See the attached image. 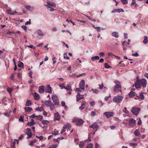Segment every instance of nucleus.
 <instances>
[{"instance_id": "1", "label": "nucleus", "mask_w": 148, "mask_h": 148, "mask_svg": "<svg viewBox=\"0 0 148 148\" xmlns=\"http://www.w3.org/2000/svg\"><path fill=\"white\" fill-rule=\"evenodd\" d=\"M44 104L47 107H49L51 111H52L55 108V105L50 100L45 101Z\"/></svg>"}, {"instance_id": "2", "label": "nucleus", "mask_w": 148, "mask_h": 148, "mask_svg": "<svg viewBox=\"0 0 148 148\" xmlns=\"http://www.w3.org/2000/svg\"><path fill=\"white\" fill-rule=\"evenodd\" d=\"M123 99V97L120 95L115 96L113 98V100L114 102L117 103H120Z\"/></svg>"}, {"instance_id": "3", "label": "nucleus", "mask_w": 148, "mask_h": 148, "mask_svg": "<svg viewBox=\"0 0 148 148\" xmlns=\"http://www.w3.org/2000/svg\"><path fill=\"white\" fill-rule=\"evenodd\" d=\"M52 98L53 101L55 103V105H58L59 104V100L58 97L55 95L52 96Z\"/></svg>"}, {"instance_id": "4", "label": "nucleus", "mask_w": 148, "mask_h": 148, "mask_svg": "<svg viewBox=\"0 0 148 148\" xmlns=\"http://www.w3.org/2000/svg\"><path fill=\"white\" fill-rule=\"evenodd\" d=\"M140 110L139 108L135 107L132 108L131 112L133 114L137 115L139 114Z\"/></svg>"}, {"instance_id": "5", "label": "nucleus", "mask_w": 148, "mask_h": 148, "mask_svg": "<svg viewBox=\"0 0 148 148\" xmlns=\"http://www.w3.org/2000/svg\"><path fill=\"white\" fill-rule=\"evenodd\" d=\"M115 83L116 84V85L115 86L114 88V91L116 92L119 90V89L121 88V86L119 81H115Z\"/></svg>"}, {"instance_id": "6", "label": "nucleus", "mask_w": 148, "mask_h": 148, "mask_svg": "<svg viewBox=\"0 0 148 148\" xmlns=\"http://www.w3.org/2000/svg\"><path fill=\"white\" fill-rule=\"evenodd\" d=\"M26 130V134L27 136V138L28 139L31 138L32 136L31 130L29 128H27V129Z\"/></svg>"}, {"instance_id": "7", "label": "nucleus", "mask_w": 148, "mask_h": 148, "mask_svg": "<svg viewBox=\"0 0 148 148\" xmlns=\"http://www.w3.org/2000/svg\"><path fill=\"white\" fill-rule=\"evenodd\" d=\"M106 116L107 118H109L114 115V113L112 112H106L103 113Z\"/></svg>"}, {"instance_id": "8", "label": "nucleus", "mask_w": 148, "mask_h": 148, "mask_svg": "<svg viewBox=\"0 0 148 148\" xmlns=\"http://www.w3.org/2000/svg\"><path fill=\"white\" fill-rule=\"evenodd\" d=\"M140 81L138 77L137 78L136 81L134 84L136 88H139L141 87Z\"/></svg>"}, {"instance_id": "9", "label": "nucleus", "mask_w": 148, "mask_h": 148, "mask_svg": "<svg viewBox=\"0 0 148 148\" xmlns=\"http://www.w3.org/2000/svg\"><path fill=\"white\" fill-rule=\"evenodd\" d=\"M140 84H141L143 87H145L147 85V82L146 79L142 78L140 79Z\"/></svg>"}, {"instance_id": "10", "label": "nucleus", "mask_w": 148, "mask_h": 148, "mask_svg": "<svg viewBox=\"0 0 148 148\" xmlns=\"http://www.w3.org/2000/svg\"><path fill=\"white\" fill-rule=\"evenodd\" d=\"M85 81L84 80H82L79 84V86L80 88L84 90V89Z\"/></svg>"}, {"instance_id": "11", "label": "nucleus", "mask_w": 148, "mask_h": 148, "mask_svg": "<svg viewBox=\"0 0 148 148\" xmlns=\"http://www.w3.org/2000/svg\"><path fill=\"white\" fill-rule=\"evenodd\" d=\"M45 91L47 92L51 93L52 92L51 87L49 85H47L46 87Z\"/></svg>"}, {"instance_id": "12", "label": "nucleus", "mask_w": 148, "mask_h": 148, "mask_svg": "<svg viewBox=\"0 0 148 148\" xmlns=\"http://www.w3.org/2000/svg\"><path fill=\"white\" fill-rule=\"evenodd\" d=\"M76 125L77 126H79L82 124L83 123V121L82 119H77L76 120Z\"/></svg>"}, {"instance_id": "13", "label": "nucleus", "mask_w": 148, "mask_h": 148, "mask_svg": "<svg viewBox=\"0 0 148 148\" xmlns=\"http://www.w3.org/2000/svg\"><path fill=\"white\" fill-rule=\"evenodd\" d=\"M136 121L133 119H130L129 120V125L130 126H134L135 124Z\"/></svg>"}, {"instance_id": "14", "label": "nucleus", "mask_w": 148, "mask_h": 148, "mask_svg": "<svg viewBox=\"0 0 148 148\" xmlns=\"http://www.w3.org/2000/svg\"><path fill=\"white\" fill-rule=\"evenodd\" d=\"M89 127L90 128H92L93 129L95 128L97 129L99 128V126L95 122L93 123Z\"/></svg>"}, {"instance_id": "15", "label": "nucleus", "mask_w": 148, "mask_h": 148, "mask_svg": "<svg viewBox=\"0 0 148 148\" xmlns=\"http://www.w3.org/2000/svg\"><path fill=\"white\" fill-rule=\"evenodd\" d=\"M83 95H82L81 96V95L79 93H78L77 94V95L76 96L77 97V99L76 101H79L81 99H83Z\"/></svg>"}, {"instance_id": "16", "label": "nucleus", "mask_w": 148, "mask_h": 148, "mask_svg": "<svg viewBox=\"0 0 148 148\" xmlns=\"http://www.w3.org/2000/svg\"><path fill=\"white\" fill-rule=\"evenodd\" d=\"M47 5L45 4V5L46 6H47V5H49L51 7L52 6V7H56V5L55 3H51V2L49 1H47Z\"/></svg>"}, {"instance_id": "17", "label": "nucleus", "mask_w": 148, "mask_h": 148, "mask_svg": "<svg viewBox=\"0 0 148 148\" xmlns=\"http://www.w3.org/2000/svg\"><path fill=\"white\" fill-rule=\"evenodd\" d=\"M54 117L55 120H59L60 119V116L58 112H56L54 114Z\"/></svg>"}, {"instance_id": "18", "label": "nucleus", "mask_w": 148, "mask_h": 148, "mask_svg": "<svg viewBox=\"0 0 148 148\" xmlns=\"http://www.w3.org/2000/svg\"><path fill=\"white\" fill-rule=\"evenodd\" d=\"M39 91L40 93H44L45 91V86H42L39 87Z\"/></svg>"}, {"instance_id": "19", "label": "nucleus", "mask_w": 148, "mask_h": 148, "mask_svg": "<svg viewBox=\"0 0 148 148\" xmlns=\"http://www.w3.org/2000/svg\"><path fill=\"white\" fill-rule=\"evenodd\" d=\"M25 7L28 10L30 11L33 10L34 9V8L33 6H31L28 5H25Z\"/></svg>"}, {"instance_id": "20", "label": "nucleus", "mask_w": 148, "mask_h": 148, "mask_svg": "<svg viewBox=\"0 0 148 148\" xmlns=\"http://www.w3.org/2000/svg\"><path fill=\"white\" fill-rule=\"evenodd\" d=\"M112 36L116 38H117L119 37V35L118 32H114L112 33Z\"/></svg>"}, {"instance_id": "21", "label": "nucleus", "mask_w": 148, "mask_h": 148, "mask_svg": "<svg viewBox=\"0 0 148 148\" xmlns=\"http://www.w3.org/2000/svg\"><path fill=\"white\" fill-rule=\"evenodd\" d=\"M33 96L34 97V99L36 100H38L40 98V96L39 94L36 92H35Z\"/></svg>"}, {"instance_id": "22", "label": "nucleus", "mask_w": 148, "mask_h": 148, "mask_svg": "<svg viewBox=\"0 0 148 148\" xmlns=\"http://www.w3.org/2000/svg\"><path fill=\"white\" fill-rule=\"evenodd\" d=\"M86 102L85 101H84L82 102L81 104V106L79 107V108L80 110H82L84 109L85 107Z\"/></svg>"}, {"instance_id": "23", "label": "nucleus", "mask_w": 148, "mask_h": 148, "mask_svg": "<svg viewBox=\"0 0 148 148\" xmlns=\"http://www.w3.org/2000/svg\"><path fill=\"white\" fill-rule=\"evenodd\" d=\"M64 88L67 90H69V91H71L72 90L70 84L68 85L67 86H66L64 87Z\"/></svg>"}, {"instance_id": "24", "label": "nucleus", "mask_w": 148, "mask_h": 148, "mask_svg": "<svg viewBox=\"0 0 148 148\" xmlns=\"http://www.w3.org/2000/svg\"><path fill=\"white\" fill-rule=\"evenodd\" d=\"M37 33L39 36L43 37L44 36L42 32L40 30H38L37 31Z\"/></svg>"}, {"instance_id": "25", "label": "nucleus", "mask_w": 148, "mask_h": 148, "mask_svg": "<svg viewBox=\"0 0 148 148\" xmlns=\"http://www.w3.org/2000/svg\"><path fill=\"white\" fill-rule=\"evenodd\" d=\"M99 57L98 56H93L91 58V60L93 61H94L96 60H99Z\"/></svg>"}, {"instance_id": "26", "label": "nucleus", "mask_w": 148, "mask_h": 148, "mask_svg": "<svg viewBox=\"0 0 148 148\" xmlns=\"http://www.w3.org/2000/svg\"><path fill=\"white\" fill-rule=\"evenodd\" d=\"M24 109L26 111L28 112H30L32 110V108L30 107H25Z\"/></svg>"}, {"instance_id": "27", "label": "nucleus", "mask_w": 148, "mask_h": 148, "mask_svg": "<svg viewBox=\"0 0 148 148\" xmlns=\"http://www.w3.org/2000/svg\"><path fill=\"white\" fill-rule=\"evenodd\" d=\"M71 127V125L68 123H67V124L64 125L63 127V128L64 129H66V128L69 129Z\"/></svg>"}, {"instance_id": "28", "label": "nucleus", "mask_w": 148, "mask_h": 148, "mask_svg": "<svg viewBox=\"0 0 148 148\" xmlns=\"http://www.w3.org/2000/svg\"><path fill=\"white\" fill-rule=\"evenodd\" d=\"M32 103L29 100H27L26 104V106H31L32 105Z\"/></svg>"}, {"instance_id": "29", "label": "nucleus", "mask_w": 148, "mask_h": 148, "mask_svg": "<svg viewBox=\"0 0 148 148\" xmlns=\"http://www.w3.org/2000/svg\"><path fill=\"white\" fill-rule=\"evenodd\" d=\"M134 134L136 136H140V134L138 130H136L134 132Z\"/></svg>"}, {"instance_id": "30", "label": "nucleus", "mask_w": 148, "mask_h": 148, "mask_svg": "<svg viewBox=\"0 0 148 148\" xmlns=\"http://www.w3.org/2000/svg\"><path fill=\"white\" fill-rule=\"evenodd\" d=\"M135 92H131L129 94V96L130 97H132L135 95Z\"/></svg>"}, {"instance_id": "31", "label": "nucleus", "mask_w": 148, "mask_h": 148, "mask_svg": "<svg viewBox=\"0 0 148 148\" xmlns=\"http://www.w3.org/2000/svg\"><path fill=\"white\" fill-rule=\"evenodd\" d=\"M147 36H145L144 37V40L143 41V42L145 44H146L148 42V40H147Z\"/></svg>"}, {"instance_id": "32", "label": "nucleus", "mask_w": 148, "mask_h": 148, "mask_svg": "<svg viewBox=\"0 0 148 148\" xmlns=\"http://www.w3.org/2000/svg\"><path fill=\"white\" fill-rule=\"evenodd\" d=\"M86 148H93V145L90 143L86 146Z\"/></svg>"}, {"instance_id": "33", "label": "nucleus", "mask_w": 148, "mask_h": 148, "mask_svg": "<svg viewBox=\"0 0 148 148\" xmlns=\"http://www.w3.org/2000/svg\"><path fill=\"white\" fill-rule=\"evenodd\" d=\"M18 66L19 67L23 68L24 64L23 62H19V63L18 64Z\"/></svg>"}, {"instance_id": "34", "label": "nucleus", "mask_w": 148, "mask_h": 148, "mask_svg": "<svg viewBox=\"0 0 148 148\" xmlns=\"http://www.w3.org/2000/svg\"><path fill=\"white\" fill-rule=\"evenodd\" d=\"M47 9L53 12L54 10V9H53L52 7H51L49 5H47Z\"/></svg>"}, {"instance_id": "35", "label": "nucleus", "mask_w": 148, "mask_h": 148, "mask_svg": "<svg viewBox=\"0 0 148 148\" xmlns=\"http://www.w3.org/2000/svg\"><path fill=\"white\" fill-rule=\"evenodd\" d=\"M13 11L12 10L11 8L8 10L7 11V12L8 14H10L11 15H13V13H12V12Z\"/></svg>"}, {"instance_id": "36", "label": "nucleus", "mask_w": 148, "mask_h": 148, "mask_svg": "<svg viewBox=\"0 0 148 148\" xmlns=\"http://www.w3.org/2000/svg\"><path fill=\"white\" fill-rule=\"evenodd\" d=\"M13 90V88H12L8 87L7 88V91L10 94Z\"/></svg>"}, {"instance_id": "37", "label": "nucleus", "mask_w": 148, "mask_h": 148, "mask_svg": "<svg viewBox=\"0 0 148 148\" xmlns=\"http://www.w3.org/2000/svg\"><path fill=\"white\" fill-rule=\"evenodd\" d=\"M116 12L119 13L121 12H124V11L121 8V9H116Z\"/></svg>"}, {"instance_id": "38", "label": "nucleus", "mask_w": 148, "mask_h": 148, "mask_svg": "<svg viewBox=\"0 0 148 148\" xmlns=\"http://www.w3.org/2000/svg\"><path fill=\"white\" fill-rule=\"evenodd\" d=\"M24 116H23L21 115L20 116L19 119V121H20L23 122L24 121Z\"/></svg>"}, {"instance_id": "39", "label": "nucleus", "mask_w": 148, "mask_h": 148, "mask_svg": "<svg viewBox=\"0 0 148 148\" xmlns=\"http://www.w3.org/2000/svg\"><path fill=\"white\" fill-rule=\"evenodd\" d=\"M57 147V145L53 144L50 145L47 148H56Z\"/></svg>"}, {"instance_id": "40", "label": "nucleus", "mask_w": 148, "mask_h": 148, "mask_svg": "<svg viewBox=\"0 0 148 148\" xmlns=\"http://www.w3.org/2000/svg\"><path fill=\"white\" fill-rule=\"evenodd\" d=\"M42 123L43 124H47L49 123V122L47 120H44L42 121Z\"/></svg>"}, {"instance_id": "41", "label": "nucleus", "mask_w": 148, "mask_h": 148, "mask_svg": "<svg viewBox=\"0 0 148 148\" xmlns=\"http://www.w3.org/2000/svg\"><path fill=\"white\" fill-rule=\"evenodd\" d=\"M104 67L106 69H108L110 68V66L107 63H105L104 64Z\"/></svg>"}, {"instance_id": "42", "label": "nucleus", "mask_w": 148, "mask_h": 148, "mask_svg": "<svg viewBox=\"0 0 148 148\" xmlns=\"http://www.w3.org/2000/svg\"><path fill=\"white\" fill-rule=\"evenodd\" d=\"M86 16L88 19H90V20H91V21H96V19H93V18H91L90 17L87 16V15H85Z\"/></svg>"}, {"instance_id": "43", "label": "nucleus", "mask_w": 148, "mask_h": 148, "mask_svg": "<svg viewBox=\"0 0 148 148\" xmlns=\"http://www.w3.org/2000/svg\"><path fill=\"white\" fill-rule=\"evenodd\" d=\"M123 112L126 114H128L129 113V111L127 110V108L126 107L124 108V110L123 111Z\"/></svg>"}, {"instance_id": "44", "label": "nucleus", "mask_w": 148, "mask_h": 148, "mask_svg": "<svg viewBox=\"0 0 148 148\" xmlns=\"http://www.w3.org/2000/svg\"><path fill=\"white\" fill-rule=\"evenodd\" d=\"M140 99H145L144 96L143 95V93H141L140 95Z\"/></svg>"}, {"instance_id": "45", "label": "nucleus", "mask_w": 148, "mask_h": 148, "mask_svg": "<svg viewBox=\"0 0 148 148\" xmlns=\"http://www.w3.org/2000/svg\"><path fill=\"white\" fill-rule=\"evenodd\" d=\"M36 140H34L33 141H31L29 144L31 146H32L33 145L34 143H36Z\"/></svg>"}, {"instance_id": "46", "label": "nucleus", "mask_w": 148, "mask_h": 148, "mask_svg": "<svg viewBox=\"0 0 148 148\" xmlns=\"http://www.w3.org/2000/svg\"><path fill=\"white\" fill-rule=\"evenodd\" d=\"M123 4H127L128 3L127 0H121Z\"/></svg>"}, {"instance_id": "47", "label": "nucleus", "mask_w": 148, "mask_h": 148, "mask_svg": "<svg viewBox=\"0 0 148 148\" xmlns=\"http://www.w3.org/2000/svg\"><path fill=\"white\" fill-rule=\"evenodd\" d=\"M91 90L93 92L96 94H97L98 93V90L97 89H92Z\"/></svg>"}, {"instance_id": "48", "label": "nucleus", "mask_w": 148, "mask_h": 148, "mask_svg": "<svg viewBox=\"0 0 148 148\" xmlns=\"http://www.w3.org/2000/svg\"><path fill=\"white\" fill-rule=\"evenodd\" d=\"M22 28L25 31H27V27H26L24 25H22L21 26Z\"/></svg>"}, {"instance_id": "49", "label": "nucleus", "mask_w": 148, "mask_h": 148, "mask_svg": "<svg viewBox=\"0 0 148 148\" xmlns=\"http://www.w3.org/2000/svg\"><path fill=\"white\" fill-rule=\"evenodd\" d=\"M64 59H69V57L67 56V55L66 54H64Z\"/></svg>"}, {"instance_id": "50", "label": "nucleus", "mask_w": 148, "mask_h": 148, "mask_svg": "<svg viewBox=\"0 0 148 148\" xmlns=\"http://www.w3.org/2000/svg\"><path fill=\"white\" fill-rule=\"evenodd\" d=\"M130 145L132 146V147H134L135 146H136L137 145V143H130Z\"/></svg>"}, {"instance_id": "51", "label": "nucleus", "mask_w": 148, "mask_h": 148, "mask_svg": "<svg viewBox=\"0 0 148 148\" xmlns=\"http://www.w3.org/2000/svg\"><path fill=\"white\" fill-rule=\"evenodd\" d=\"M135 1L136 0H132V2L131 3V4L132 5H135V7L137 6V4L136 3Z\"/></svg>"}, {"instance_id": "52", "label": "nucleus", "mask_w": 148, "mask_h": 148, "mask_svg": "<svg viewBox=\"0 0 148 148\" xmlns=\"http://www.w3.org/2000/svg\"><path fill=\"white\" fill-rule=\"evenodd\" d=\"M132 55L134 56L137 57L139 56V54L137 52H136L135 53H132Z\"/></svg>"}, {"instance_id": "53", "label": "nucleus", "mask_w": 148, "mask_h": 148, "mask_svg": "<svg viewBox=\"0 0 148 148\" xmlns=\"http://www.w3.org/2000/svg\"><path fill=\"white\" fill-rule=\"evenodd\" d=\"M54 132V133L53 134L55 135V136L58 135V133H59L58 131H55V130Z\"/></svg>"}, {"instance_id": "54", "label": "nucleus", "mask_w": 148, "mask_h": 148, "mask_svg": "<svg viewBox=\"0 0 148 148\" xmlns=\"http://www.w3.org/2000/svg\"><path fill=\"white\" fill-rule=\"evenodd\" d=\"M95 28L97 30L98 32H100L101 31V29H100V27H95Z\"/></svg>"}, {"instance_id": "55", "label": "nucleus", "mask_w": 148, "mask_h": 148, "mask_svg": "<svg viewBox=\"0 0 148 148\" xmlns=\"http://www.w3.org/2000/svg\"><path fill=\"white\" fill-rule=\"evenodd\" d=\"M111 97V95H110L109 96H106V97H105V100H106V101H107L109 99V98H110V97Z\"/></svg>"}, {"instance_id": "56", "label": "nucleus", "mask_w": 148, "mask_h": 148, "mask_svg": "<svg viewBox=\"0 0 148 148\" xmlns=\"http://www.w3.org/2000/svg\"><path fill=\"white\" fill-rule=\"evenodd\" d=\"M61 104H62V106H65V108H67L66 106H65V103L63 101H62Z\"/></svg>"}, {"instance_id": "57", "label": "nucleus", "mask_w": 148, "mask_h": 148, "mask_svg": "<svg viewBox=\"0 0 148 148\" xmlns=\"http://www.w3.org/2000/svg\"><path fill=\"white\" fill-rule=\"evenodd\" d=\"M108 56H114V55H115L114 54H113L112 53L109 52L108 53Z\"/></svg>"}, {"instance_id": "58", "label": "nucleus", "mask_w": 148, "mask_h": 148, "mask_svg": "<svg viewBox=\"0 0 148 148\" xmlns=\"http://www.w3.org/2000/svg\"><path fill=\"white\" fill-rule=\"evenodd\" d=\"M30 21H31V19H29V21L26 22L25 23V25H30L31 24V22H30Z\"/></svg>"}, {"instance_id": "59", "label": "nucleus", "mask_w": 148, "mask_h": 148, "mask_svg": "<svg viewBox=\"0 0 148 148\" xmlns=\"http://www.w3.org/2000/svg\"><path fill=\"white\" fill-rule=\"evenodd\" d=\"M56 57H54L52 59V60L53 61V64H55L56 62Z\"/></svg>"}, {"instance_id": "60", "label": "nucleus", "mask_w": 148, "mask_h": 148, "mask_svg": "<svg viewBox=\"0 0 148 148\" xmlns=\"http://www.w3.org/2000/svg\"><path fill=\"white\" fill-rule=\"evenodd\" d=\"M84 145V143H80L79 145V146L80 147L82 148Z\"/></svg>"}, {"instance_id": "61", "label": "nucleus", "mask_w": 148, "mask_h": 148, "mask_svg": "<svg viewBox=\"0 0 148 148\" xmlns=\"http://www.w3.org/2000/svg\"><path fill=\"white\" fill-rule=\"evenodd\" d=\"M95 114V112L94 111H92L91 112V116H94Z\"/></svg>"}, {"instance_id": "62", "label": "nucleus", "mask_w": 148, "mask_h": 148, "mask_svg": "<svg viewBox=\"0 0 148 148\" xmlns=\"http://www.w3.org/2000/svg\"><path fill=\"white\" fill-rule=\"evenodd\" d=\"M27 125L29 126H32L34 125L31 122H28L27 123Z\"/></svg>"}, {"instance_id": "63", "label": "nucleus", "mask_w": 148, "mask_h": 148, "mask_svg": "<svg viewBox=\"0 0 148 148\" xmlns=\"http://www.w3.org/2000/svg\"><path fill=\"white\" fill-rule=\"evenodd\" d=\"M124 39H127V33H124Z\"/></svg>"}, {"instance_id": "64", "label": "nucleus", "mask_w": 148, "mask_h": 148, "mask_svg": "<svg viewBox=\"0 0 148 148\" xmlns=\"http://www.w3.org/2000/svg\"><path fill=\"white\" fill-rule=\"evenodd\" d=\"M32 71H31L29 72V76L31 78L32 77Z\"/></svg>"}]
</instances>
